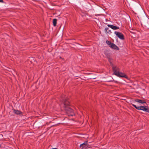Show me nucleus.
<instances>
[{
	"label": "nucleus",
	"instance_id": "obj_1",
	"mask_svg": "<svg viewBox=\"0 0 149 149\" xmlns=\"http://www.w3.org/2000/svg\"><path fill=\"white\" fill-rule=\"evenodd\" d=\"M60 102L62 105L67 113H71L70 115L72 116L74 114L73 110L70 107V101L66 95H63L61 97Z\"/></svg>",
	"mask_w": 149,
	"mask_h": 149
},
{
	"label": "nucleus",
	"instance_id": "obj_2",
	"mask_svg": "<svg viewBox=\"0 0 149 149\" xmlns=\"http://www.w3.org/2000/svg\"><path fill=\"white\" fill-rule=\"evenodd\" d=\"M131 104L136 109L138 110H142L146 112L147 111V108H148V106H141L140 107H137L135 104Z\"/></svg>",
	"mask_w": 149,
	"mask_h": 149
},
{
	"label": "nucleus",
	"instance_id": "obj_3",
	"mask_svg": "<svg viewBox=\"0 0 149 149\" xmlns=\"http://www.w3.org/2000/svg\"><path fill=\"white\" fill-rule=\"evenodd\" d=\"M88 141H85L83 143L80 144L79 147L81 148L82 149H86L87 148H90L89 146V145H87Z\"/></svg>",
	"mask_w": 149,
	"mask_h": 149
},
{
	"label": "nucleus",
	"instance_id": "obj_4",
	"mask_svg": "<svg viewBox=\"0 0 149 149\" xmlns=\"http://www.w3.org/2000/svg\"><path fill=\"white\" fill-rule=\"evenodd\" d=\"M114 33L120 39L123 40L125 39L124 36L122 33L119 32L115 31Z\"/></svg>",
	"mask_w": 149,
	"mask_h": 149
},
{
	"label": "nucleus",
	"instance_id": "obj_5",
	"mask_svg": "<svg viewBox=\"0 0 149 149\" xmlns=\"http://www.w3.org/2000/svg\"><path fill=\"white\" fill-rule=\"evenodd\" d=\"M115 75L119 77H125L127 79H128V77L126 74L120 72H118L117 73H115Z\"/></svg>",
	"mask_w": 149,
	"mask_h": 149
},
{
	"label": "nucleus",
	"instance_id": "obj_6",
	"mask_svg": "<svg viewBox=\"0 0 149 149\" xmlns=\"http://www.w3.org/2000/svg\"><path fill=\"white\" fill-rule=\"evenodd\" d=\"M113 71V74H115V73H117L118 72H119L120 70L118 67L116 66H115L113 65H112Z\"/></svg>",
	"mask_w": 149,
	"mask_h": 149
},
{
	"label": "nucleus",
	"instance_id": "obj_7",
	"mask_svg": "<svg viewBox=\"0 0 149 149\" xmlns=\"http://www.w3.org/2000/svg\"><path fill=\"white\" fill-rule=\"evenodd\" d=\"M107 26L113 30H117L119 29V27L118 26H117L112 25H110L109 24H107Z\"/></svg>",
	"mask_w": 149,
	"mask_h": 149
},
{
	"label": "nucleus",
	"instance_id": "obj_8",
	"mask_svg": "<svg viewBox=\"0 0 149 149\" xmlns=\"http://www.w3.org/2000/svg\"><path fill=\"white\" fill-rule=\"evenodd\" d=\"M13 112L17 115H21L22 114V112L20 111L17 110L13 109Z\"/></svg>",
	"mask_w": 149,
	"mask_h": 149
},
{
	"label": "nucleus",
	"instance_id": "obj_9",
	"mask_svg": "<svg viewBox=\"0 0 149 149\" xmlns=\"http://www.w3.org/2000/svg\"><path fill=\"white\" fill-rule=\"evenodd\" d=\"M110 47L112 49H114L117 50H119V48L118 47L113 43H112V45H111Z\"/></svg>",
	"mask_w": 149,
	"mask_h": 149
},
{
	"label": "nucleus",
	"instance_id": "obj_10",
	"mask_svg": "<svg viewBox=\"0 0 149 149\" xmlns=\"http://www.w3.org/2000/svg\"><path fill=\"white\" fill-rule=\"evenodd\" d=\"M134 101L136 102H138L141 104L146 103V102L144 100H142L138 99H135Z\"/></svg>",
	"mask_w": 149,
	"mask_h": 149
},
{
	"label": "nucleus",
	"instance_id": "obj_11",
	"mask_svg": "<svg viewBox=\"0 0 149 149\" xmlns=\"http://www.w3.org/2000/svg\"><path fill=\"white\" fill-rule=\"evenodd\" d=\"M57 19H53V25L54 26H56L57 23Z\"/></svg>",
	"mask_w": 149,
	"mask_h": 149
},
{
	"label": "nucleus",
	"instance_id": "obj_12",
	"mask_svg": "<svg viewBox=\"0 0 149 149\" xmlns=\"http://www.w3.org/2000/svg\"><path fill=\"white\" fill-rule=\"evenodd\" d=\"M108 60L110 62V65L112 66L113 65V64L112 63V59L111 58V57H110L108 59Z\"/></svg>",
	"mask_w": 149,
	"mask_h": 149
},
{
	"label": "nucleus",
	"instance_id": "obj_13",
	"mask_svg": "<svg viewBox=\"0 0 149 149\" xmlns=\"http://www.w3.org/2000/svg\"><path fill=\"white\" fill-rule=\"evenodd\" d=\"M106 43L108 45H109V47H110L111 45L112 44V43L108 40H107L106 41Z\"/></svg>",
	"mask_w": 149,
	"mask_h": 149
},
{
	"label": "nucleus",
	"instance_id": "obj_14",
	"mask_svg": "<svg viewBox=\"0 0 149 149\" xmlns=\"http://www.w3.org/2000/svg\"><path fill=\"white\" fill-rule=\"evenodd\" d=\"M107 58L108 59L109 58H110L111 57V55H110V54L109 53L105 54Z\"/></svg>",
	"mask_w": 149,
	"mask_h": 149
},
{
	"label": "nucleus",
	"instance_id": "obj_15",
	"mask_svg": "<svg viewBox=\"0 0 149 149\" xmlns=\"http://www.w3.org/2000/svg\"><path fill=\"white\" fill-rule=\"evenodd\" d=\"M109 29V28H105V29H104V31H105V33H106L107 34L108 33V31H107V30H108V29Z\"/></svg>",
	"mask_w": 149,
	"mask_h": 149
},
{
	"label": "nucleus",
	"instance_id": "obj_16",
	"mask_svg": "<svg viewBox=\"0 0 149 149\" xmlns=\"http://www.w3.org/2000/svg\"><path fill=\"white\" fill-rule=\"evenodd\" d=\"M112 33L111 31L110 30H109L108 31V33L109 34H111Z\"/></svg>",
	"mask_w": 149,
	"mask_h": 149
},
{
	"label": "nucleus",
	"instance_id": "obj_17",
	"mask_svg": "<svg viewBox=\"0 0 149 149\" xmlns=\"http://www.w3.org/2000/svg\"><path fill=\"white\" fill-rule=\"evenodd\" d=\"M0 3H3V0H0Z\"/></svg>",
	"mask_w": 149,
	"mask_h": 149
},
{
	"label": "nucleus",
	"instance_id": "obj_18",
	"mask_svg": "<svg viewBox=\"0 0 149 149\" xmlns=\"http://www.w3.org/2000/svg\"><path fill=\"white\" fill-rule=\"evenodd\" d=\"M147 112H148L149 113V109L148 110V108H147V111H146Z\"/></svg>",
	"mask_w": 149,
	"mask_h": 149
},
{
	"label": "nucleus",
	"instance_id": "obj_19",
	"mask_svg": "<svg viewBox=\"0 0 149 149\" xmlns=\"http://www.w3.org/2000/svg\"><path fill=\"white\" fill-rule=\"evenodd\" d=\"M90 79H95V78H94V77H92V78H90Z\"/></svg>",
	"mask_w": 149,
	"mask_h": 149
},
{
	"label": "nucleus",
	"instance_id": "obj_20",
	"mask_svg": "<svg viewBox=\"0 0 149 149\" xmlns=\"http://www.w3.org/2000/svg\"><path fill=\"white\" fill-rule=\"evenodd\" d=\"M143 11L144 12V13L145 14V12L144 11Z\"/></svg>",
	"mask_w": 149,
	"mask_h": 149
}]
</instances>
